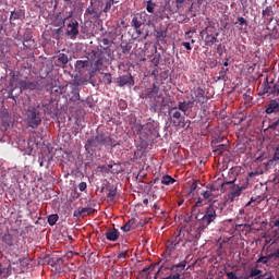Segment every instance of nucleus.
<instances>
[{
    "instance_id": "nucleus-1",
    "label": "nucleus",
    "mask_w": 279,
    "mask_h": 279,
    "mask_svg": "<svg viewBox=\"0 0 279 279\" xmlns=\"http://www.w3.org/2000/svg\"><path fill=\"white\" fill-rule=\"evenodd\" d=\"M223 211V205L221 203L214 201L208 207L205 208L204 214H197L196 219V234L195 239H201L202 232L206 230L210 226V223H215L218 217H221V213Z\"/></svg>"
},
{
    "instance_id": "nucleus-2",
    "label": "nucleus",
    "mask_w": 279,
    "mask_h": 279,
    "mask_svg": "<svg viewBox=\"0 0 279 279\" xmlns=\"http://www.w3.org/2000/svg\"><path fill=\"white\" fill-rule=\"evenodd\" d=\"M101 147H117V141L112 140L108 133L100 132L85 143L87 154H93L97 149H101Z\"/></svg>"
},
{
    "instance_id": "nucleus-3",
    "label": "nucleus",
    "mask_w": 279,
    "mask_h": 279,
    "mask_svg": "<svg viewBox=\"0 0 279 279\" xmlns=\"http://www.w3.org/2000/svg\"><path fill=\"white\" fill-rule=\"evenodd\" d=\"M25 122L28 128H32V130H36L43 123L40 106L27 108L25 112Z\"/></svg>"
},
{
    "instance_id": "nucleus-4",
    "label": "nucleus",
    "mask_w": 279,
    "mask_h": 279,
    "mask_svg": "<svg viewBox=\"0 0 279 279\" xmlns=\"http://www.w3.org/2000/svg\"><path fill=\"white\" fill-rule=\"evenodd\" d=\"M135 132L142 141L149 138V134L156 132V121L149 119L146 124L136 125Z\"/></svg>"
},
{
    "instance_id": "nucleus-5",
    "label": "nucleus",
    "mask_w": 279,
    "mask_h": 279,
    "mask_svg": "<svg viewBox=\"0 0 279 279\" xmlns=\"http://www.w3.org/2000/svg\"><path fill=\"white\" fill-rule=\"evenodd\" d=\"M172 14H175V9L171 7V2H160L156 11V16L165 21V19H171Z\"/></svg>"
},
{
    "instance_id": "nucleus-6",
    "label": "nucleus",
    "mask_w": 279,
    "mask_h": 279,
    "mask_svg": "<svg viewBox=\"0 0 279 279\" xmlns=\"http://www.w3.org/2000/svg\"><path fill=\"white\" fill-rule=\"evenodd\" d=\"M215 29V26H206L202 32H201V36L206 35L205 37V45L206 47H213V45H215V43H219V32L213 34V31Z\"/></svg>"
},
{
    "instance_id": "nucleus-7",
    "label": "nucleus",
    "mask_w": 279,
    "mask_h": 279,
    "mask_svg": "<svg viewBox=\"0 0 279 279\" xmlns=\"http://www.w3.org/2000/svg\"><path fill=\"white\" fill-rule=\"evenodd\" d=\"M19 86L21 90H44L45 84L40 81H25L22 80L19 82Z\"/></svg>"
},
{
    "instance_id": "nucleus-8",
    "label": "nucleus",
    "mask_w": 279,
    "mask_h": 279,
    "mask_svg": "<svg viewBox=\"0 0 279 279\" xmlns=\"http://www.w3.org/2000/svg\"><path fill=\"white\" fill-rule=\"evenodd\" d=\"M168 117L170 123H172L174 128H180V125H182V122L184 121V117L182 116V112L178 110V107H169Z\"/></svg>"
},
{
    "instance_id": "nucleus-9",
    "label": "nucleus",
    "mask_w": 279,
    "mask_h": 279,
    "mask_svg": "<svg viewBox=\"0 0 279 279\" xmlns=\"http://www.w3.org/2000/svg\"><path fill=\"white\" fill-rule=\"evenodd\" d=\"M184 269H186V260H182L180 264H173L170 266L171 275L162 279H180L182 278V274H184Z\"/></svg>"
},
{
    "instance_id": "nucleus-10",
    "label": "nucleus",
    "mask_w": 279,
    "mask_h": 279,
    "mask_svg": "<svg viewBox=\"0 0 279 279\" xmlns=\"http://www.w3.org/2000/svg\"><path fill=\"white\" fill-rule=\"evenodd\" d=\"M160 92V87H158V85H156V83L153 84V87L147 89V94L146 97L148 99H153V97L155 98V106H162V104H165V97H162V94H158Z\"/></svg>"
},
{
    "instance_id": "nucleus-11",
    "label": "nucleus",
    "mask_w": 279,
    "mask_h": 279,
    "mask_svg": "<svg viewBox=\"0 0 279 279\" xmlns=\"http://www.w3.org/2000/svg\"><path fill=\"white\" fill-rule=\"evenodd\" d=\"M94 59H93V66L95 72H99L104 70V63L106 62V54L104 51H97L93 50L92 51Z\"/></svg>"
},
{
    "instance_id": "nucleus-12",
    "label": "nucleus",
    "mask_w": 279,
    "mask_h": 279,
    "mask_svg": "<svg viewBox=\"0 0 279 279\" xmlns=\"http://www.w3.org/2000/svg\"><path fill=\"white\" fill-rule=\"evenodd\" d=\"M146 21L147 19H145V14L143 13H137L132 17L131 26L133 27V29H135L137 36H143V31L141 29V27L145 25Z\"/></svg>"
},
{
    "instance_id": "nucleus-13",
    "label": "nucleus",
    "mask_w": 279,
    "mask_h": 279,
    "mask_svg": "<svg viewBox=\"0 0 279 279\" xmlns=\"http://www.w3.org/2000/svg\"><path fill=\"white\" fill-rule=\"evenodd\" d=\"M66 36L71 38V40H75L80 35V22L77 20L72 19L71 22L68 24Z\"/></svg>"
},
{
    "instance_id": "nucleus-14",
    "label": "nucleus",
    "mask_w": 279,
    "mask_h": 279,
    "mask_svg": "<svg viewBox=\"0 0 279 279\" xmlns=\"http://www.w3.org/2000/svg\"><path fill=\"white\" fill-rule=\"evenodd\" d=\"M116 84L120 86V88H123V86H134V76H132V74L121 75L118 78H116Z\"/></svg>"
},
{
    "instance_id": "nucleus-15",
    "label": "nucleus",
    "mask_w": 279,
    "mask_h": 279,
    "mask_svg": "<svg viewBox=\"0 0 279 279\" xmlns=\"http://www.w3.org/2000/svg\"><path fill=\"white\" fill-rule=\"evenodd\" d=\"M266 114H278L279 113V100L278 99H271L266 105L265 109Z\"/></svg>"
},
{
    "instance_id": "nucleus-16",
    "label": "nucleus",
    "mask_w": 279,
    "mask_h": 279,
    "mask_svg": "<svg viewBox=\"0 0 279 279\" xmlns=\"http://www.w3.org/2000/svg\"><path fill=\"white\" fill-rule=\"evenodd\" d=\"M119 235H120V232L114 228H109L105 232V236L107 241H111V243L119 241Z\"/></svg>"
},
{
    "instance_id": "nucleus-17",
    "label": "nucleus",
    "mask_w": 279,
    "mask_h": 279,
    "mask_svg": "<svg viewBox=\"0 0 279 279\" xmlns=\"http://www.w3.org/2000/svg\"><path fill=\"white\" fill-rule=\"evenodd\" d=\"M194 97L197 104H206V101H208V98L206 97V92H204V89L201 87L194 89Z\"/></svg>"
},
{
    "instance_id": "nucleus-18",
    "label": "nucleus",
    "mask_w": 279,
    "mask_h": 279,
    "mask_svg": "<svg viewBox=\"0 0 279 279\" xmlns=\"http://www.w3.org/2000/svg\"><path fill=\"white\" fill-rule=\"evenodd\" d=\"M85 16H90V19H100L101 12H98L95 10V7L93 5V1H90V5L85 10Z\"/></svg>"
},
{
    "instance_id": "nucleus-19",
    "label": "nucleus",
    "mask_w": 279,
    "mask_h": 279,
    "mask_svg": "<svg viewBox=\"0 0 279 279\" xmlns=\"http://www.w3.org/2000/svg\"><path fill=\"white\" fill-rule=\"evenodd\" d=\"M243 191H245V187L244 186H236L234 187L228 195V199L230 202H234V199H236L238 197H241V193H243Z\"/></svg>"
},
{
    "instance_id": "nucleus-20",
    "label": "nucleus",
    "mask_w": 279,
    "mask_h": 279,
    "mask_svg": "<svg viewBox=\"0 0 279 279\" xmlns=\"http://www.w3.org/2000/svg\"><path fill=\"white\" fill-rule=\"evenodd\" d=\"M70 101H80V87L77 85H71V92L68 94Z\"/></svg>"
},
{
    "instance_id": "nucleus-21",
    "label": "nucleus",
    "mask_w": 279,
    "mask_h": 279,
    "mask_svg": "<svg viewBox=\"0 0 279 279\" xmlns=\"http://www.w3.org/2000/svg\"><path fill=\"white\" fill-rule=\"evenodd\" d=\"M262 16L265 19V21H268V23H271L274 21V8L267 7L262 11Z\"/></svg>"
},
{
    "instance_id": "nucleus-22",
    "label": "nucleus",
    "mask_w": 279,
    "mask_h": 279,
    "mask_svg": "<svg viewBox=\"0 0 279 279\" xmlns=\"http://www.w3.org/2000/svg\"><path fill=\"white\" fill-rule=\"evenodd\" d=\"M90 66V60H77L75 63V69L78 73H82L83 69H88Z\"/></svg>"
},
{
    "instance_id": "nucleus-23",
    "label": "nucleus",
    "mask_w": 279,
    "mask_h": 279,
    "mask_svg": "<svg viewBox=\"0 0 279 279\" xmlns=\"http://www.w3.org/2000/svg\"><path fill=\"white\" fill-rule=\"evenodd\" d=\"M16 82H19V74L12 72L11 78L9 80V88L11 93H14V88H16Z\"/></svg>"
},
{
    "instance_id": "nucleus-24",
    "label": "nucleus",
    "mask_w": 279,
    "mask_h": 279,
    "mask_svg": "<svg viewBox=\"0 0 279 279\" xmlns=\"http://www.w3.org/2000/svg\"><path fill=\"white\" fill-rule=\"evenodd\" d=\"M135 223H136V219L132 218L128 222H125V225L122 226L120 229L122 230V232H130V230L134 228Z\"/></svg>"
},
{
    "instance_id": "nucleus-25",
    "label": "nucleus",
    "mask_w": 279,
    "mask_h": 279,
    "mask_svg": "<svg viewBox=\"0 0 279 279\" xmlns=\"http://www.w3.org/2000/svg\"><path fill=\"white\" fill-rule=\"evenodd\" d=\"M53 25L54 27H64V25H66V19H63L62 17V14L59 13L57 16H56V20L53 22Z\"/></svg>"
},
{
    "instance_id": "nucleus-26",
    "label": "nucleus",
    "mask_w": 279,
    "mask_h": 279,
    "mask_svg": "<svg viewBox=\"0 0 279 279\" xmlns=\"http://www.w3.org/2000/svg\"><path fill=\"white\" fill-rule=\"evenodd\" d=\"M2 242L8 245L9 247H12V245H14V236H12V234L10 233H5L2 236Z\"/></svg>"
},
{
    "instance_id": "nucleus-27",
    "label": "nucleus",
    "mask_w": 279,
    "mask_h": 279,
    "mask_svg": "<svg viewBox=\"0 0 279 279\" xmlns=\"http://www.w3.org/2000/svg\"><path fill=\"white\" fill-rule=\"evenodd\" d=\"M185 7H186V0H175V9H174L175 14L182 12V10H184Z\"/></svg>"
},
{
    "instance_id": "nucleus-28",
    "label": "nucleus",
    "mask_w": 279,
    "mask_h": 279,
    "mask_svg": "<svg viewBox=\"0 0 279 279\" xmlns=\"http://www.w3.org/2000/svg\"><path fill=\"white\" fill-rule=\"evenodd\" d=\"M23 10H17V11H12L11 15H10V21H19L21 19H23Z\"/></svg>"
},
{
    "instance_id": "nucleus-29",
    "label": "nucleus",
    "mask_w": 279,
    "mask_h": 279,
    "mask_svg": "<svg viewBox=\"0 0 279 279\" xmlns=\"http://www.w3.org/2000/svg\"><path fill=\"white\" fill-rule=\"evenodd\" d=\"M57 62L60 64V66H64V65L69 64V56H66L64 53H59V56L57 58Z\"/></svg>"
},
{
    "instance_id": "nucleus-30",
    "label": "nucleus",
    "mask_w": 279,
    "mask_h": 279,
    "mask_svg": "<svg viewBox=\"0 0 279 279\" xmlns=\"http://www.w3.org/2000/svg\"><path fill=\"white\" fill-rule=\"evenodd\" d=\"M174 182H175V179H173V177H171V175H163L161 178V184H165V186L174 184Z\"/></svg>"
},
{
    "instance_id": "nucleus-31",
    "label": "nucleus",
    "mask_w": 279,
    "mask_h": 279,
    "mask_svg": "<svg viewBox=\"0 0 279 279\" xmlns=\"http://www.w3.org/2000/svg\"><path fill=\"white\" fill-rule=\"evenodd\" d=\"M271 84H274V82H270L266 78V83H264L262 85V93L263 95H267V93H271Z\"/></svg>"
},
{
    "instance_id": "nucleus-32",
    "label": "nucleus",
    "mask_w": 279,
    "mask_h": 279,
    "mask_svg": "<svg viewBox=\"0 0 279 279\" xmlns=\"http://www.w3.org/2000/svg\"><path fill=\"white\" fill-rule=\"evenodd\" d=\"M146 3V12H148V14H154L156 2H154V0H147Z\"/></svg>"
},
{
    "instance_id": "nucleus-33",
    "label": "nucleus",
    "mask_w": 279,
    "mask_h": 279,
    "mask_svg": "<svg viewBox=\"0 0 279 279\" xmlns=\"http://www.w3.org/2000/svg\"><path fill=\"white\" fill-rule=\"evenodd\" d=\"M114 197H117V187L112 186L109 189V193L107 194V198L109 202H114Z\"/></svg>"
},
{
    "instance_id": "nucleus-34",
    "label": "nucleus",
    "mask_w": 279,
    "mask_h": 279,
    "mask_svg": "<svg viewBox=\"0 0 279 279\" xmlns=\"http://www.w3.org/2000/svg\"><path fill=\"white\" fill-rule=\"evenodd\" d=\"M120 48L122 49V53L128 54L130 51H132V44L130 43H122L120 45Z\"/></svg>"
},
{
    "instance_id": "nucleus-35",
    "label": "nucleus",
    "mask_w": 279,
    "mask_h": 279,
    "mask_svg": "<svg viewBox=\"0 0 279 279\" xmlns=\"http://www.w3.org/2000/svg\"><path fill=\"white\" fill-rule=\"evenodd\" d=\"M270 95H274V97H278L279 95V78L277 84H271L270 85Z\"/></svg>"
},
{
    "instance_id": "nucleus-36",
    "label": "nucleus",
    "mask_w": 279,
    "mask_h": 279,
    "mask_svg": "<svg viewBox=\"0 0 279 279\" xmlns=\"http://www.w3.org/2000/svg\"><path fill=\"white\" fill-rule=\"evenodd\" d=\"M58 219H60V216H58V214H52L48 216L49 226H56V223H58Z\"/></svg>"
},
{
    "instance_id": "nucleus-37",
    "label": "nucleus",
    "mask_w": 279,
    "mask_h": 279,
    "mask_svg": "<svg viewBox=\"0 0 279 279\" xmlns=\"http://www.w3.org/2000/svg\"><path fill=\"white\" fill-rule=\"evenodd\" d=\"M102 82L106 86H110L112 84V74L111 73H105L102 77Z\"/></svg>"
},
{
    "instance_id": "nucleus-38",
    "label": "nucleus",
    "mask_w": 279,
    "mask_h": 279,
    "mask_svg": "<svg viewBox=\"0 0 279 279\" xmlns=\"http://www.w3.org/2000/svg\"><path fill=\"white\" fill-rule=\"evenodd\" d=\"M223 151H226V145L225 144H219L214 149V154H217V156H221V154H223Z\"/></svg>"
},
{
    "instance_id": "nucleus-39",
    "label": "nucleus",
    "mask_w": 279,
    "mask_h": 279,
    "mask_svg": "<svg viewBox=\"0 0 279 279\" xmlns=\"http://www.w3.org/2000/svg\"><path fill=\"white\" fill-rule=\"evenodd\" d=\"M113 3L114 0H107L102 12L108 13L110 10H112Z\"/></svg>"
},
{
    "instance_id": "nucleus-40",
    "label": "nucleus",
    "mask_w": 279,
    "mask_h": 279,
    "mask_svg": "<svg viewBox=\"0 0 279 279\" xmlns=\"http://www.w3.org/2000/svg\"><path fill=\"white\" fill-rule=\"evenodd\" d=\"M177 108L178 110H181V112L186 113V111L189 110V104H186V101L179 102V107Z\"/></svg>"
},
{
    "instance_id": "nucleus-41",
    "label": "nucleus",
    "mask_w": 279,
    "mask_h": 279,
    "mask_svg": "<svg viewBox=\"0 0 279 279\" xmlns=\"http://www.w3.org/2000/svg\"><path fill=\"white\" fill-rule=\"evenodd\" d=\"M229 69L226 66H222L221 70L219 71V77L218 80H226V75H228Z\"/></svg>"
},
{
    "instance_id": "nucleus-42",
    "label": "nucleus",
    "mask_w": 279,
    "mask_h": 279,
    "mask_svg": "<svg viewBox=\"0 0 279 279\" xmlns=\"http://www.w3.org/2000/svg\"><path fill=\"white\" fill-rule=\"evenodd\" d=\"M258 276H263L262 270H258V269L254 268L250 271V277L251 278H258Z\"/></svg>"
},
{
    "instance_id": "nucleus-43",
    "label": "nucleus",
    "mask_w": 279,
    "mask_h": 279,
    "mask_svg": "<svg viewBox=\"0 0 279 279\" xmlns=\"http://www.w3.org/2000/svg\"><path fill=\"white\" fill-rule=\"evenodd\" d=\"M175 247H177L175 244H173L172 242L168 241L167 254H169V256H171V253L174 252Z\"/></svg>"
},
{
    "instance_id": "nucleus-44",
    "label": "nucleus",
    "mask_w": 279,
    "mask_h": 279,
    "mask_svg": "<svg viewBox=\"0 0 279 279\" xmlns=\"http://www.w3.org/2000/svg\"><path fill=\"white\" fill-rule=\"evenodd\" d=\"M268 130H278L279 132V117L278 119L268 125Z\"/></svg>"
},
{
    "instance_id": "nucleus-45",
    "label": "nucleus",
    "mask_w": 279,
    "mask_h": 279,
    "mask_svg": "<svg viewBox=\"0 0 279 279\" xmlns=\"http://www.w3.org/2000/svg\"><path fill=\"white\" fill-rule=\"evenodd\" d=\"M182 241V238L179 235L174 236L172 240H169L170 243H173L174 246L178 247L180 245V242Z\"/></svg>"
},
{
    "instance_id": "nucleus-46",
    "label": "nucleus",
    "mask_w": 279,
    "mask_h": 279,
    "mask_svg": "<svg viewBox=\"0 0 279 279\" xmlns=\"http://www.w3.org/2000/svg\"><path fill=\"white\" fill-rule=\"evenodd\" d=\"M90 213H93L92 207H84L81 209V211H78V215H90Z\"/></svg>"
},
{
    "instance_id": "nucleus-47",
    "label": "nucleus",
    "mask_w": 279,
    "mask_h": 279,
    "mask_svg": "<svg viewBox=\"0 0 279 279\" xmlns=\"http://www.w3.org/2000/svg\"><path fill=\"white\" fill-rule=\"evenodd\" d=\"M238 22L241 25V29H243V27H247V20H245V17L243 16L238 17Z\"/></svg>"
},
{
    "instance_id": "nucleus-48",
    "label": "nucleus",
    "mask_w": 279,
    "mask_h": 279,
    "mask_svg": "<svg viewBox=\"0 0 279 279\" xmlns=\"http://www.w3.org/2000/svg\"><path fill=\"white\" fill-rule=\"evenodd\" d=\"M151 64H154L155 66H158V64H160V54H156L155 57H153Z\"/></svg>"
},
{
    "instance_id": "nucleus-49",
    "label": "nucleus",
    "mask_w": 279,
    "mask_h": 279,
    "mask_svg": "<svg viewBox=\"0 0 279 279\" xmlns=\"http://www.w3.org/2000/svg\"><path fill=\"white\" fill-rule=\"evenodd\" d=\"M1 276H2V278H8V268L1 267V265H0V277Z\"/></svg>"
},
{
    "instance_id": "nucleus-50",
    "label": "nucleus",
    "mask_w": 279,
    "mask_h": 279,
    "mask_svg": "<svg viewBox=\"0 0 279 279\" xmlns=\"http://www.w3.org/2000/svg\"><path fill=\"white\" fill-rule=\"evenodd\" d=\"M202 196L204 197V199H210V197H213V192L205 191L202 193Z\"/></svg>"
},
{
    "instance_id": "nucleus-51",
    "label": "nucleus",
    "mask_w": 279,
    "mask_h": 279,
    "mask_svg": "<svg viewBox=\"0 0 279 279\" xmlns=\"http://www.w3.org/2000/svg\"><path fill=\"white\" fill-rule=\"evenodd\" d=\"M87 186L88 185L86 184V182H81L78 184V190L81 191V193H84V191H86Z\"/></svg>"
},
{
    "instance_id": "nucleus-52",
    "label": "nucleus",
    "mask_w": 279,
    "mask_h": 279,
    "mask_svg": "<svg viewBox=\"0 0 279 279\" xmlns=\"http://www.w3.org/2000/svg\"><path fill=\"white\" fill-rule=\"evenodd\" d=\"M181 45L186 49V51H192L193 49V47H191V43L189 41H183Z\"/></svg>"
},
{
    "instance_id": "nucleus-53",
    "label": "nucleus",
    "mask_w": 279,
    "mask_h": 279,
    "mask_svg": "<svg viewBox=\"0 0 279 279\" xmlns=\"http://www.w3.org/2000/svg\"><path fill=\"white\" fill-rule=\"evenodd\" d=\"M29 151H34V145H36V142L28 140L27 142Z\"/></svg>"
},
{
    "instance_id": "nucleus-54",
    "label": "nucleus",
    "mask_w": 279,
    "mask_h": 279,
    "mask_svg": "<svg viewBox=\"0 0 279 279\" xmlns=\"http://www.w3.org/2000/svg\"><path fill=\"white\" fill-rule=\"evenodd\" d=\"M125 256H128V251H124L118 254L119 260H125Z\"/></svg>"
},
{
    "instance_id": "nucleus-55",
    "label": "nucleus",
    "mask_w": 279,
    "mask_h": 279,
    "mask_svg": "<svg viewBox=\"0 0 279 279\" xmlns=\"http://www.w3.org/2000/svg\"><path fill=\"white\" fill-rule=\"evenodd\" d=\"M272 182L275 184H279V173L278 174H275L274 179H272Z\"/></svg>"
},
{
    "instance_id": "nucleus-56",
    "label": "nucleus",
    "mask_w": 279,
    "mask_h": 279,
    "mask_svg": "<svg viewBox=\"0 0 279 279\" xmlns=\"http://www.w3.org/2000/svg\"><path fill=\"white\" fill-rule=\"evenodd\" d=\"M274 158H275V160L279 159V147L276 148Z\"/></svg>"
},
{
    "instance_id": "nucleus-57",
    "label": "nucleus",
    "mask_w": 279,
    "mask_h": 279,
    "mask_svg": "<svg viewBox=\"0 0 279 279\" xmlns=\"http://www.w3.org/2000/svg\"><path fill=\"white\" fill-rule=\"evenodd\" d=\"M102 45H104L105 47H108V45H110V39L104 38V39H102Z\"/></svg>"
},
{
    "instance_id": "nucleus-58",
    "label": "nucleus",
    "mask_w": 279,
    "mask_h": 279,
    "mask_svg": "<svg viewBox=\"0 0 279 279\" xmlns=\"http://www.w3.org/2000/svg\"><path fill=\"white\" fill-rule=\"evenodd\" d=\"M196 208H199L201 206H203L202 204V198H198L197 202L195 203Z\"/></svg>"
},
{
    "instance_id": "nucleus-59",
    "label": "nucleus",
    "mask_w": 279,
    "mask_h": 279,
    "mask_svg": "<svg viewBox=\"0 0 279 279\" xmlns=\"http://www.w3.org/2000/svg\"><path fill=\"white\" fill-rule=\"evenodd\" d=\"M64 27H59V28H57L56 31H54V33L56 34H58V35H60V34H62V29H63Z\"/></svg>"
},
{
    "instance_id": "nucleus-60",
    "label": "nucleus",
    "mask_w": 279,
    "mask_h": 279,
    "mask_svg": "<svg viewBox=\"0 0 279 279\" xmlns=\"http://www.w3.org/2000/svg\"><path fill=\"white\" fill-rule=\"evenodd\" d=\"M63 19H65V21H69V19H73V13H72V11L69 12L68 16H66V17H63Z\"/></svg>"
},
{
    "instance_id": "nucleus-61",
    "label": "nucleus",
    "mask_w": 279,
    "mask_h": 279,
    "mask_svg": "<svg viewBox=\"0 0 279 279\" xmlns=\"http://www.w3.org/2000/svg\"><path fill=\"white\" fill-rule=\"evenodd\" d=\"M195 101H196L195 99L187 101L186 104H189V108H191V106H193L195 104Z\"/></svg>"
},
{
    "instance_id": "nucleus-62",
    "label": "nucleus",
    "mask_w": 279,
    "mask_h": 279,
    "mask_svg": "<svg viewBox=\"0 0 279 279\" xmlns=\"http://www.w3.org/2000/svg\"><path fill=\"white\" fill-rule=\"evenodd\" d=\"M191 189H192V191H195V189H197V183H193Z\"/></svg>"
},
{
    "instance_id": "nucleus-63",
    "label": "nucleus",
    "mask_w": 279,
    "mask_h": 279,
    "mask_svg": "<svg viewBox=\"0 0 279 279\" xmlns=\"http://www.w3.org/2000/svg\"><path fill=\"white\" fill-rule=\"evenodd\" d=\"M149 269H150V267L148 266V267H145L142 271H143L144 274H147V271H149Z\"/></svg>"
},
{
    "instance_id": "nucleus-64",
    "label": "nucleus",
    "mask_w": 279,
    "mask_h": 279,
    "mask_svg": "<svg viewBox=\"0 0 279 279\" xmlns=\"http://www.w3.org/2000/svg\"><path fill=\"white\" fill-rule=\"evenodd\" d=\"M229 64L230 63L228 62V59H226V62L223 63V66L228 69Z\"/></svg>"
}]
</instances>
